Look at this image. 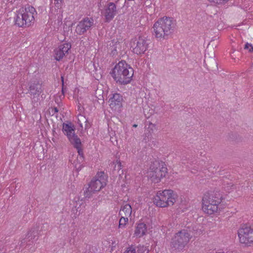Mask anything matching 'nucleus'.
I'll return each instance as SVG.
<instances>
[{
    "label": "nucleus",
    "mask_w": 253,
    "mask_h": 253,
    "mask_svg": "<svg viewBox=\"0 0 253 253\" xmlns=\"http://www.w3.org/2000/svg\"><path fill=\"white\" fill-rule=\"evenodd\" d=\"M238 235L241 244L249 246L253 244V225L244 224L238 230Z\"/></svg>",
    "instance_id": "9"
},
{
    "label": "nucleus",
    "mask_w": 253,
    "mask_h": 253,
    "mask_svg": "<svg viewBox=\"0 0 253 253\" xmlns=\"http://www.w3.org/2000/svg\"><path fill=\"white\" fill-rule=\"evenodd\" d=\"M78 111H81L82 110V108H81V105L80 104V105L78 106Z\"/></svg>",
    "instance_id": "33"
},
{
    "label": "nucleus",
    "mask_w": 253,
    "mask_h": 253,
    "mask_svg": "<svg viewBox=\"0 0 253 253\" xmlns=\"http://www.w3.org/2000/svg\"><path fill=\"white\" fill-rule=\"evenodd\" d=\"M245 49H248L249 51L251 52L253 50V46L252 44L247 43L245 45Z\"/></svg>",
    "instance_id": "28"
},
{
    "label": "nucleus",
    "mask_w": 253,
    "mask_h": 253,
    "mask_svg": "<svg viewBox=\"0 0 253 253\" xmlns=\"http://www.w3.org/2000/svg\"><path fill=\"white\" fill-rule=\"evenodd\" d=\"M62 131L67 136L70 143L78 150L80 158H83V152L81 149V141L78 135L75 134V128L71 123L63 124Z\"/></svg>",
    "instance_id": "8"
},
{
    "label": "nucleus",
    "mask_w": 253,
    "mask_h": 253,
    "mask_svg": "<svg viewBox=\"0 0 253 253\" xmlns=\"http://www.w3.org/2000/svg\"><path fill=\"white\" fill-rule=\"evenodd\" d=\"M228 0H219V4L224 3V2H227Z\"/></svg>",
    "instance_id": "32"
},
{
    "label": "nucleus",
    "mask_w": 253,
    "mask_h": 253,
    "mask_svg": "<svg viewBox=\"0 0 253 253\" xmlns=\"http://www.w3.org/2000/svg\"><path fill=\"white\" fill-rule=\"evenodd\" d=\"M110 74L117 83L125 85L130 83L133 70L126 61L122 60L115 66Z\"/></svg>",
    "instance_id": "3"
},
{
    "label": "nucleus",
    "mask_w": 253,
    "mask_h": 253,
    "mask_svg": "<svg viewBox=\"0 0 253 253\" xmlns=\"http://www.w3.org/2000/svg\"><path fill=\"white\" fill-rule=\"evenodd\" d=\"M102 90L97 89L95 91V95L98 100H101L103 102L104 98L102 94Z\"/></svg>",
    "instance_id": "24"
},
{
    "label": "nucleus",
    "mask_w": 253,
    "mask_h": 253,
    "mask_svg": "<svg viewBox=\"0 0 253 253\" xmlns=\"http://www.w3.org/2000/svg\"><path fill=\"white\" fill-rule=\"evenodd\" d=\"M58 101V99H56H56H55V102H57Z\"/></svg>",
    "instance_id": "38"
},
{
    "label": "nucleus",
    "mask_w": 253,
    "mask_h": 253,
    "mask_svg": "<svg viewBox=\"0 0 253 253\" xmlns=\"http://www.w3.org/2000/svg\"><path fill=\"white\" fill-rule=\"evenodd\" d=\"M137 126V125H136V124H134V125H133V127H136Z\"/></svg>",
    "instance_id": "37"
},
{
    "label": "nucleus",
    "mask_w": 253,
    "mask_h": 253,
    "mask_svg": "<svg viewBox=\"0 0 253 253\" xmlns=\"http://www.w3.org/2000/svg\"><path fill=\"white\" fill-rule=\"evenodd\" d=\"M128 222V217L121 216L119 220V228H124Z\"/></svg>",
    "instance_id": "21"
},
{
    "label": "nucleus",
    "mask_w": 253,
    "mask_h": 253,
    "mask_svg": "<svg viewBox=\"0 0 253 253\" xmlns=\"http://www.w3.org/2000/svg\"><path fill=\"white\" fill-rule=\"evenodd\" d=\"M152 125V124L148 126L147 129V131L148 132L145 133L146 137H147L148 141L151 140L152 139V133L153 132V128L151 127V126Z\"/></svg>",
    "instance_id": "22"
},
{
    "label": "nucleus",
    "mask_w": 253,
    "mask_h": 253,
    "mask_svg": "<svg viewBox=\"0 0 253 253\" xmlns=\"http://www.w3.org/2000/svg\"><path fill=\"white\" fill-rule=\"evenodd\" d=\"M176 26V21L173 18H160L153 25V35L160 41L168 39L174 33Z\"/></svg>",
    "instance_id": "2"
},
{
    "label": "nucleus",
    "mask_w": 253,
    "mask_h": 253,
    "mask_svg": "<svg viewBox=\"0 0 253 253\" xmlns=\"http://www.w3.org/2000/svg\"><path fill=\"white\" fill-rule=\"evenodd\" d=\"M64 108L62 107V106L59 104H58L57 106H54L53 107V111H61L62 110H63Z\"/></svg>",
    "instance_id": "29"
},
{
    "label": "nucleus",
    "mask_w": 253,
    "mask_h": 253,
    "mask_svg": "<svg viewBox=\"0 0 253 253\" xmlns=\"http://www.w3.org/2000/svg\"><path fill=\"white\" fill-rule=\"evenodd\" d=\"M62 0H55V1H57V3H58L59 1L61 2Z\"/></svg>",
    "instance_id": "35"
},
{
    "label": "nucleus",
    "mask_w": 253,
    "mask_h": 253,
    "mask_svg": "<svg viewBox=\"0 0 253 253\" xmlns=\"http://www.w3.org/2000/svg\"><path fill=\"white\" fill-rule=\"evenodd\" d=\"M124 253H136V250L133 247H130L127 248Z\"/></svg>",
    "instance_id": "27"
},
{
    "label": "nucleus",
    "mask_w": 253,
    "mask_h": 253,
    "mask_svg": "<svg viewBox=\"0 0 253 253\" xmlns=\"http://www.w3.org/2000/svg\"><path fill=\"white\" fill-rule=\"evenodd\" d=\"M37 15V12L33 6L26 5L17 12L14 18L15 24L19 27H29L34 24Z\"/></svg>",
    "instance_id": "4"
},
{
    "label": "nucleus",
    "mask_w": 253,
    "mask_h": 253,
    "mask_svg": "<svg viewBox=\"0 0 253 253\" xmlns=\"http://www.w3.org/2000/svg\"><path fill=\"white\" fill-rule=\"evenodd\" d=\"M222 195L218 191L206 193L202 199V209L208 214H212L219 210L218 205L222 201Z\"/></svg>",
    "instance_id": "5"
},
{
    "label": "nucleus",
    "mask_w": 253,
    "mask_h": 253,
    "mask_svg": "<svg viewBox=\"0 0 253 253\" xmlns=\"http://www.w3.org/2000/svg\"><path fill=\"white\" fill-rule=\"evenodd\" d=\"M208 0L211 2H213V3H216V4H219V0Z\"/></svg>",
    "instance_id": "31"
},
{
    "label": "nucleus",
    "mask_w": 253,
    "mask_h": 253,
    "mask_svg": "<svg viewBox=\"0 0 253 253\" xmlns=\"http://www.w3.org/2000/svg\"><path fill=\"white\" fill-rule=\"evenodd\" d=\"M175 202V195L170 189L158 191L154 200V204L161 208L171 206Z\"/></svg>",
    "instance_id": "7"
},
{
    "label": "nucleus",
    "mask_w": 253,
    "mask_h": 253,
    "mask_svg": "<svg viewBox=\"0 0 253 253\" xmlns=\"http://www.w3.org/2000/svg\"><path fill=\"white\" fill-rule=\"evenodd\" d=\"M71 48V44L70 42H64L60 44L54 50V58L57 61L62 60L66 55L69 53Z\"/></svg>",
    "instance_id": "14"
},
{
    "label": "nucleus",
    "mask_w": 253,
    "mask_h": 253,
    "mask_svg": "<svg viewBox=\"0 0 253 253\" xmlns=\"http://www.w3.org/2000/svg\"><path fill=\"white\" fill-rule=\"evenodd\" d=\"M146 231V224L144 223H139L137 224L134 234L135 236L140 238L144 235Z\"/></svg>",
    "instance_id": "17"
},
{
    "label": "nucleus",
    "mask_w": 253,
    "mask_h": 253,
    "mask_svg": "<svg viewBox=\"0 0 253 253\" xmlns=\"http://www.w3.org/2000/svg\"><path fill=\"white\" fill-rule=\"evenodd\" d=\"M226 253H237L235 251H230V252H228Z\"/></svg>",
    "instance_id": "34"
},
{
    "label": "nucleus",
    "mask_w": 253,
    "mask_h": 253,
    "mask_svg": "<svg viewBox=\"0 0 253 253\" xmlns=\"http://www.w3.org/2000/svg\"><path fill=\"white\" fill-rule=\"evenodd\" d=\"M29 92L31 95H33L34 101H36L35 98L39 97L42 90V85L38 82L32 84L29 86Z\"/></svg>",
    "instance_id": "16"
},
{
    "label": "nucleus",
    "mask_w": 253,
    "mask_h": 253,
    "mask_svg": "<svg viewBox=\"0 0 253 253\" xmlns=\"http://www.w3.org/2000/svg\"><path fill=\"white\" fill-rule=\"evenodd\" d=\"M94 24V20L91 17H85L81 20L76 27L75 31L79 35H84L90 30Z\"/></svg>",
    "instance_id": "13"
},
{
    "label": "nucleus",
    "mask_w": 253,
    "mask_h": 253,
    "mask_svg": "<svg viewBox=\"0 0 253 253\" xmlns=\"http://www.w3.org/2000/svg\"><path fill=\"white\" fill-rule=\"evenodd\" d=\"M203 230L198 227L188 226L175 233L171 239L170 247L173 250H182L193 236L197 237L203 234Z\"/></svg>",
    "instance_id": "1"
},
{
    "label": "nucleus",
    "mask_w": 253,
    "mask_h": 253,
    "mask_svg": "<svg viewBox=\"0 0 253 253\" xmlns=\"http://www.w3.org/2000/svg\"><path fill=\"white\" fill-rule=\"evenodd\" d=\"M167 173V168L163 163L154 164L148 172V176L151 180L154 183L160 182Z\"/></svg>",
    "instance_id": "11"
},
{
    "label": "nucleus",
    "mask_w": 253,
    "mask_h": 253,
    "mask_svg": "<svg viewBox=\"0 0 253 253\" xmlns=\"http://www.w3.org/2000/svg\"><path fill=\"white\" fill-rule=\"evenodd\" d=\"M81 120L85 121V122L86 121L85 117H84L83 116L80 115L79 116V122H81Z\"/></svg>",
    "instance_id": "30"
},
{
    "label": "nucleus",
    "mask_w": 253,
    "mask_h": 253,
    "mask_svg": "<svg viewBox=\"0 0 253 253\" xmlns=\"http://www.w3.org/2000/svg\"><path fill=\"white\" fill-rule=\"evenodd\" d=\"M228 185H229V187H230V186H231V187H233V185H232V184H231V183H230V184H228ZM228 186L227 187V188H228Z\"/></svg>",
    "instance_id": "36"
},
{
    "label": "nucleus",
    "mask_w": 253,
    "mask_h": 253,
    "mask_svg": "<svg viewBox=\"0 0 253 253\" xmlns=\"http://www.w3.org/2000/svg\"><path fill=\"white\" fill-rule=\"evenodd\" d=\"M107 176L102 171L98 172L90 182L88 187L84 192L85 198H89L96 192L99 191L106 185Z\"/></svg>",
    "instance_id": "6"
},
{
    "label": "nucleus",
    "mask_w": 253,
    "mask_h": 253,
    "mask_svg": "<svg viewBox=\"0 0 253 253\" xmlns=\"http://www.w3.org/2000/svg\"><path fill=\"white\" fill-rule=\"evenodd\" d=\"M123 101V97L120 93H112L109 100L110 108L114 111L120 110L122 106Z\"/></svg>",
    "instance_id": "15"
},
{
    "label": "nucleus",
    "mask_w": 253,
    "mask_h": 253,
    "mask_svg": "<svg viewBox=\"0 0 253 253\" xmlns=\"http://www.w3.org/2000/svg\"><path fill=\"white\" fill-rule=\"evenodd\" d=\"M137 253H148L149 250L147 247L142 245L139 246L137 247Z\"/></svg>",
    "instance_id": "23"
},
{
    "label": "nucleus",
    "mask_w": 253,
    "mask_h": 253,
    "mask_svg": "<svg viewBox=\"0 0 253 253\" xmlns=\"http://www.w3.org/2000/svg\"><path fill=\"white\" fill-rule=\"evenodd\" d=\"M120 0L108 2L101 12L106 22H110L118 14L119 9L117 8V3Z\"/></svg>",
    "instance_id": "12"
},
{
    "label": "nucleus",
    "mask_w": 253,
    "mask_h": 253,
    "mask_svg": "<svg viewBox=\"0 0 253 253\" xmlns=\"http://www.w3.org/2000/svg\"><path fill=\"white\" fill-rule=\"evenodd\" d=\"M131 207L130 205L126 204L125 205L122 206V208L119 212V214L121 216L128 217L131 215Z\"/></svg>",
    "instance_id": "18"
},
{
    "label": "nucleus",
    "mask_w": 253,
    "mask_h": 253,
    "mask_svg": "<svg viewBox=\"0 0 253 253\" xmlns=\"http://www.w3.org/2000/svg\"><path fill=\"white\" fill-rule=\"evenodd\" d=\"M61 81H62V94L60 96V99L61 98H63L64 97V93H65V90L66 89V88L64 86V77L63 76H61Z\"/></svg>",
    "instance_id": "25"
},
{
    "label": "nucleus",
    "mask_w": 253,
    "mask_h": 253,
    "mask_svg": "<svg viewBox=\"0 0 253 253\" xmlns=\"http://www.w3.org/2000/svg\"><path fill=\"white\" fill-rule=\"evenodd\" d=\"M116 164H115L114 163H113V165H115V166H114V170H120L121 169H122V165H121V163L120 162V161H117L116 162Z\"/></svg>",
    "instance_id": "26"
},
{
    "label": "nucleus",
    "mask_w": 253,
    "mask_h": 253,
    "mask_svg": "<svg viewBox=\"0 0 253 253\" xmlns=\"http://www.w3.org/2000/svg\"><path fill=\"white\" fill-rule=\"evenodd\" d=\"M38 228L37 227H34L32 228L26 235V238L28 239L29 241L35 239L38 234Z\"/></svg>",
    "instance_id": "19"
},
{
    "label": "nucleus",
    "mask_w": 253,
    "mask_h": 253,
    "mask_svg": "<svg viewBox=\"0 0 253 253\" xmlns=\"http://www.w3.org/2000/svg\"><path fill=\"white\" fill-rule=\"evenodd\" d=\"M113 45H111L110 50H111V54L114 56L118 53V49H120L121 46L119 42H116L114 43L112 42Z\"/></svg>",
    "instance_id": "20"
},
{
    "label": "nucleus",
    "mask_w": 253,
    "mask_h": 253,
    "mask_svg": "<svg viewBox=\"0 0 253 253\" xmlns=\"http://www.w3.org/2000/svg\"><path fill=\"white\" fill-rule=\"evenodd\" d=\"M149 40L143 36H138L131 40V47L132 52L137 55H142L147 50Z\"/></svg>",
    "instance_id": "10"
}]
</instances>
